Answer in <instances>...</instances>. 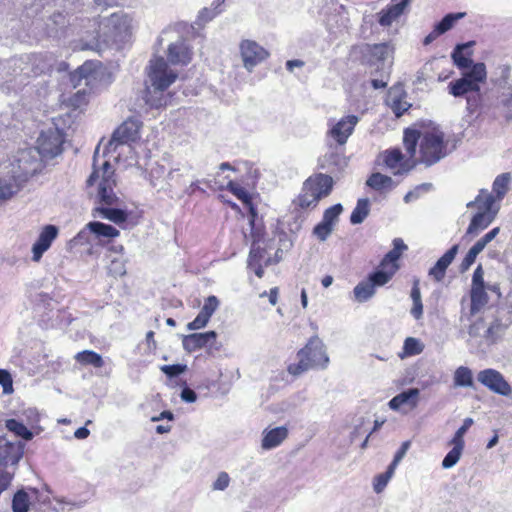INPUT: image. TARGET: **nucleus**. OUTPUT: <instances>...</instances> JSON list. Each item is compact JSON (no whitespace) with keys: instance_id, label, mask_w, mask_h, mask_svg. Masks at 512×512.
<instances>
[{"instance_id":"obj_31","label":"nucleus","mask_w":512,"mask_h":512,"mask_svg":"<svg viewBox=\"0 0 512 512\" xmlns=\"http://www.w3.org/2000/svg\"><path fill=\"white\" fill-rule=\"evenodd\" d=\"M398 265H393L392 267L388 266L386 268H382L380 266V269L375 271L374 273H371L368 276V280L373 283L374 287L377 286H384L386 283H388L393 275L398 270Z\"/></svg>"},{"instance_id":"obj_58","label":"nucleus","mask_w":512,"mask_h":512,"mask_svg":"<svg viewBox=\"0 0 512 512\" xmlns=\"http://www.w3.org/2000/svg\"><path fill=\"white\" fill-rule=\"evenodd\" d=\"M351 132L352 130H329L327 133L328 140H333L343 145L351 135Z\"/></svg>"},{"instance_id":"obj_35","label":"nucleus","mask_w":512,"mask_h":512,"mask_svg":"<svg viewBox=\"0 0 512 512\" xmlns=\"http://www.w3.org/2000/svg\"><path fill=\"white\" fill-rule=\"evenodd\" d=\"M370 213V201L368 198H361L357 201L356 207L351 213L350 222L353 225L361 224Z\"/></svg>"},{"instance_id":"obj_46","label":"nucleus","mask_w":512,"mask_h":512,"mask_svg":"<svg viewBox=\"0 0 512 512\" xmlns=\"http://www.w3.org/2000/svg\"><path fill=\"white\" fill-rule=\"evenodd\" d=\"M394 472L395 468H392V466L389 465L384 473H381L374 478L373 489L376 493H381L385 489L388 482L393 477Z\"/></svg>"},{"instance_id":"obj_38","label":"nucleus","mask_w":512,"mask_h":512,"mask_svg":"<svg viewBox=\"0 0 512 512\" xmlns=\"http://www.w3.org/2000/svg\"><path fill=\"white\" fill-rule=\"evenodd\" d=\"M5 427L8 431L26 441H30L33 438V433L22 422L16 419H7L5 421Z\"/></svg>"},{"instance_id":"obj_62","label":"nucleus","mask_w":512,"mask_h":512,"mask_svg":"<svg viewBox=\"0 0 512 512\" xmlns=\"http://www.w3.org/2000/svg\"><path fill=\"white\" fill-rule=\"evenodd\" d=\"M108 269L109 273L115 277L123 276L126 273V268L123 260L118 258L111 260Z\"/></svg>"},{"instance_id":"obj_51","label":"nucleus","mask_w":512,"mask_h":512,"mask_svg":"<svg viewBox=\"0 0 512 512\" xmlns=\"http://www.w3.org/2000/svg\"><path fill=\"white\" fill-rule=\"evenodd\" d=\"M403 349H404L405 354H407V355H418L422 352L423 345L421 344V342L418 339L413 338V337H408L404 341Z\"/></svg>"},{"instance_id":"obj_63","label":"nucleus","mask_w":512,"mask_h":512,"mask_svg":"<svg viewBox=\"0 0 512 512\" xmlns=\"http://www.w3.org/2000/svg\"><path fill=\"white\" fill-rule=\"evenodd\" d=\"M359 122L356 115H347L341 118L333 128H354Z\"/></svg>"},{"instance_id":"obj_17","label":"nucleus","mask_w":512,"mask_h":512,"mask_svg":"<svg viewBox=\"0 0 512 512\" xmlns=\"http://www.w3.org/2000/svg\"><path fill=\"white\" fill-rule=\"evenodd\" d=\"M168 61L173 65H187L192 59V51L183 38L168 46Z\"/></svg>"},{"instance_id":"obj_39","label":"nucleus","mask_w":512,"mask_h":512,"mask_svg":"<svg viewBox=\"0 0 512 512\" xmlns=\"http://www.w3.org/2000/svg\"><path fill=\"white\" fill-rule=\"evenodd\" d=\"M353 293H354L355 299L358 302H365L374 296L375 287H374L373 283H371L367 279L366 281H362V282L358 283L354 287Z\"/></svg>"},{"instance_id":"obj_28","label":"nucleus","mask_w":512,"mask_h":512,"mask_svg":"<svg viewBox=\"0 0 512 512\" xmlns=\"http://www.w3.org/2000/svg\"><path fill=\"white\" fill-rule=\"evenodd\" d=\"M511 68L509 65L502 64L496 68L495 77L491 79L495 86L502 89L503 92H512V85L509 83Z\"/></svg>"},{"instance_id":"obj_37","label":"nucleus","mask_w":512,"mask_h":512,"mask_svg":"<svg viewBox=\"0 0 512 512\" xmlns=\"http://www.w3.org/2000/svg\"><path fill=\"white\" fill-rule=\"evenodd\" d=\"M454 386L473 387V374L470 368L466 366L458 367L453 376Z\"/></svg>"},{"instance_id":"obj_61","label":"nucleus","mask_w":512,"mask_h":512,"mask_svg":"<svg viewBox=\"0 0 512 512\" xmlns=\"http://www.w3.org/2000/svg\"><path fill=\"white\" fill-rule=\"evenodd\" d=\"M381 72V79L373 78L371 80V85L374 89H381L385 88L388 84V78H389V71H385L384 68L377 67L375 72H372V74H376L379 71Z\"/></svg>"},{"instance_id":"obj_7","label":"nucleus","mask_w":512,"mask_h":512,"mask_svg":"<svg viewBox=\"0 0 512 512\" xmlns=\"http://www.w3.org/2000/svg\"><path fill=\"white\" fill-rule=\"evenodd\" d=\"M379 159L382 161L384 167L391 171L394 176L407 175L418 164V161L410 155L409 158L405 159L399 148L383 151L379 155Z\"/></svg>"},{"instance_id":"obj_13","label":"nucleus","mask_w":512,"mask_h":512,"mask_svg":"<svg viewBox=\"0 0 512 512\" xmlns=\"http://www.w3.org/2000/svg\"><path fill=\"white\" fill-rule=\"evenodd\" d=\"M419 396L418 388H410L394 396L388 402V406L391 410L406 414L418 406Z\"/></svg>"},{"instance_id":"obj_43","label":"nucleus","mask_w":512,"mask_h":512,"mask_svg":"<svg viewBox=\"0 0 512 512\" xmlns=\"http://www.w3.org/2000/svg\"><path fill=\"white\" fill-rule=\"evenodd\" d=\"M30 506V498L27 492L19 490L15 493L12 500L13 512H28Z\"/></svg>"},{"instance_id":"obj_56","label":"nucleus","mask_w":512,"mask_h":512,"mask_svg":"<svg viewBox=\"0 0 512 512\" xmlns=\"http://www.w3.org/2000/svg\"><path fill=\"white\" fill-rule=\"evenodd\" d=\"M473 419L466 418L462 424V426L456 431L454 437L450 441V443H457L464 446V435L468 431V429L472 426Z\"/></svg>"},{"instance_id":"obj_8","label":"nucleus","mask_w":512,"mask_h":512,"mask_svg":"<svg viewBox=\"0 0 512 512\" xmlns=\"http://www.w3.org/2000/svg\"><path fill=\"white\" fill-rule=\"evenodd\" d=\"M63 142L62 130H41L35 148L43 158H53L62 152Z\"/></svg>"},{"instance_id":"obj_50","label":"nucleus","mask_w":512,"mask_h":512,"mask_svg":"<svg viewBox=\"0 0 512 512\" xmlns=\"http://www.w3.org/2000/svg\"><path fill=\"white\" fill-rule=\"evenodd\" d=\"M15 470L14 468L0 466V495L10 486Z\"/></svg>"},{"instance_id":"obj_10","label":"nucleus","mask_w":512,"mask_h":512,"mask_svg":"<svg viewBox=\"0 0 512 512\" xmlns=\"http://www.w3.org/2000/svg\"><path fill=\"white\" fill-rule=\"evenodd\" d=\"M477 380L494 393L508 396L512 389L503 375L495 369H484L477 374Z\"/></svg>"},{"instance_id":"obj_47","label":"nucleus","mask_w":512,"mask_h":512,"mask_svg":"<svg viewBox=\"0 0 512 512\" xmlns=\"http://www.w3.org/2000/svg\"><path fill=\"white\" fill-rule=\"evenodd\" d=\"M510 179V173H503L495 178L493 182V191L499 199H502L506 194Z\"/></svg>"},{"instance_id":"obj_12","label":"nucleus","mask_w":512,"mask_h":512,"mask_svg":"<svg viewBox=\"0 0 512 512\" xmlns=\"http://www.w3.org/2000/svg\"><path fill=\"white\" fill-rule=\"evenodd\" d=\"M241 56L244 67L251 71L256 65L268 57V52L258 43L251 40H245L241 43Z\"/></svg>"},{"instance_id":"obj_5","label":"nucleus","mask_w":512,"mask_h":512,"mask_svg":"<svg viewBox=\"0 0 512 512\" xmlns=\"http://www.w3.org/2000/svg\"><path fill=\"white\" fill-rule=\"evenodd\" d=\"M333 188V179L326 174L310 176L303 184L297 203L302 209H314L319 201L327 197Z\"/></svg>"},{"instance_id":"obj_15","label":"nucleus","mask_w":512,"mask_h":512,"mask_svg":"<svg viewBox=\"0 0 512 512\" xmlns=\"http://www.w3.org/2000/svg\"><path fill=\"white\" fill-rule=\"evenodd\" d=\"M406 96L407 94L402 84H396L388 90L386 104L391 108L396 117L402 116L411 106L405 100Z\"/></svg>"},{"instance_id":"obj_57","label":"nucleus","mask_w":512,"mask_h":512,"mask_svg":"<svg viewBox=\"0 0 512 512\" xmlns=\"http://www.w3.org/2000/svg\"><path fill=\"white\" fill-rule=\"evenodd\" d=\"M160 370L169 378H173L184 373L187 370V366L184 364L163 365L160 367Z\"/></svg>"},{"instance_id":"obj_6","label":"nucleus","mask_w":512,"mask_h":512,"mask_svg":"<svg viewBox=\"0 0 512 512\" xmlns=\"http://www.w3.org/2000/svg\"><path fill=\"white\" fill-rule=\"evenodd\" d=\"M18 170L14 171L17 177L27 180L43 168V157L35 147L20 150L15 159Z\"/></svg>"},{"instance_id":"obj_21","label":"nucleus","mask_w":512,"mask_h":512,"mask_svg":"<svg viewBox=\"0 0 512 512\" xmlns=\"http://www.w3.org/2000/svg\"><path fill=\"white\" fill-rule=\"evenodd\" d=\"M495 213L487 211H478L471 219L470 224L466 230L464 238H474L480 232L485 230L494 220Z\"/></svg>"},{"instance_id":"obj_27","label":"nucleus","mask_w":512,"mask_h":512,"mask_svg":"<svg viewBox=\"0 0 512 512\" xmlns=\"http://www.w3.org/2000/svg\"><path fill=\"white\" fill-rule=\"evenodd\" d=\"M398 183V181H395L390 176L384 175L380 172L372 173L366 180V185L368 187L380 193H386L393 190Z\"/></svg>"},{"instance_id":"obj_25","label":"nucleus","mask_w":512,"mask_h":512,"mask_svg":"<svg viewBox=\"0 0 512 512\" xmlns=\"http://www.w3.org/2000/svg\"><path fill=\"white\" fill-rule=\"evenodd\" d=\"M392 2V5L380 12L379 23L381 26L391 25L409 7L411 0H392Z\"/></svg>"},{"instance_id":"obj_9","label":"nucleus","mask_w":512,"mask_h":512,"mask_svg":"<svg viewBox=\"0 0 512 512\" xmlns=\"http://www.w3.org/2000/svg\"><path fill=\"white\" fill-rule=\"evenodd\" d=\"M25 445L20 441H9L0 437V466L16 469L23 457Z\"/></svg>"},{"instance_id":"obj_60","label":"nucleus","mask_w":512,"mask_h":512,"mask_svg":"<svg viewBox=\"0 0 512 512\" xmlns=\"http://www.w3.org/2000/svg\"><path fill=\"white\" fill-rule=\"evenodd\" d=\"M0 385L3 388L4 394H11L13 392V380L11 374L5 369H0Z\"/></svg>"},{"instance_id":"obj_64","label":"nucleus","mask_w":512,"mask_h":512,"mask_svg":"<svg viewBox=\"0 0 512 512\" xmlns=\"http://www.w3.org/2000/svg\"><path fill=\"white\" fill-rule=\"evenodd\" d=\"M501 103L505 108L506 118L512 119V92H510V91H509V93L502 92Z\"/></svg>"},{"instance_id":"obj_4","label":"nucleus","mask_w":512,"mask_h":512,"mask_svg":"<svg viewBox=\"0 0 512 512\" xmlns=\"http://www.w3.org/2000/svg\"><path fill=\"white\" fill-rule=\"evenodd\" d=\"M98 198L99 206H122V201L114 192L116 186L115 171L109 161H105L100 169H94L89 178L87 185L92 186L98 180Z\"/></svg>"},{"instance_id":"obj_3","label":"nucleus","mask_w":512,"mask_h":512,"mask_svg":"<svg viewBox=\"0 0 512 512\" xmlns=\"http://www.w3.org/2000/svg\"><path fill=\"white\" fill-rule=\"evenodd\" d=\"M298 362L288 366L291 375L299 376L310 369H325L329 363L326 346L318 336H313L308 343L298 351Z\"/></svg>"},{"instance_id":"obj_14","label":"nucleus","mask_w":512,"mask_h":512,"mask_svg":"<svg viewBox=\"0 0 512 512\" xmlns=\"http://www.w3.org/2000/svg\"><path fill=\"white\" fill-rule=\"evenodd\" d=\"M57 235L58 228L54 225H46L42 229L38 239L32 246L33 261L38 262L42 258L43 254L50 248Z\"/></svg>"},{"instance_id":"obj_20","label":"nucleus","mask_w":512,"mask_h":512,"mask_svg":"<svg viewBox=\"0 0 512 512\" xmlns=\"http://www.w3.org/2000/svg\"><path fill=\"white\" fill-rule=\"evenodd\" d=\"M459 250V245H453L445 254L440 257L435 265L430 268L428 274L433 277V279L437 282H440L445 277L446 269L453 262Z\"/></svg>"},{"instance_id":"obj_49","label":"nucleus","mask_w":512,"mask_h":512,"mask_svg":"<svg viewBox=\"0 0 512 512\" xmlns=\"http://www.w3.org/2000/svg\"><path fill=\"white\" fill-rule=\"evenodd\" d=\"M227 189L244 204L251 206V196L245 188L233 181H229Z\"/></svg>"},{"instance_id":"obj_22","label":"nucleus","mask_w":512,"mask_h":512,"mask_svg":"<svg viewBox=\"0 0 512 512\" xmlns=\"http://www.w3.org/2000/svg\"><path fill=\"white\" fill-rule=\"evenodd\" d=\"M288 437V429L285 426H279L272 429H265L262 432L261 447L264 450H271L279 445Z\"/></svg>"},{"instance_id":"obj_24","label":"nucleus","mask_w":512,"mask_h":512,"mask_svg":"<svg viewBox=\"0 0 512 512\" xmlns=\"http://www.w3.org/2000/svg\"><path fill=\"white\" fill-rule=\"evenodd\" d=\"M94 217H101L107 219L117 225L126 222L128 212L121 206H97L93 209Z\"/></svg>"},{"instance_id":"obj_11","label":"nucleus","mask_w":512,"mask_h":512,"mask_svg":"<svg viewBox=\"0 0 512 512\" xmlns=\"http://www.w3.org/2000/svg\"><path fill=\"white\" fill-rule=\"evenodd\" d=\"M88 95L89 93L83 88L70 97L69 104L73 109L59 116V118L53 119L54 128H61V126H63L62 128H71L72 124H74L73 118L79 115V109L88 102Z\"/></svg>"},{"instance_id":"obj_29","label":"nucleus","mask_w":512,"mask_h":512,"mask_svg":"<svg viewBox=\"0 0 512 512\" xmlns=\"http://www.w3.org/2000/svg\"><path fill=\"white\" fill-rule=\"evenodd\" d=\"M86 228L95 234L97 238L111 239L118 237L120 234L119 230H117L115 227L102 222H89L86 225Z\"/></svg>"},{"instance_id":"obj_33","label":"nucleus","mask_w":512,"mask_h":512,"mask_svg":"<svg viewBox=\"0 0 512 512\" xmlns=\"http://www.w3.org/2000/svg\"><path fill=\"white\" fill-rule=\"evenodd\" d=\"M450 93L455 97H461L469 92H479V90L471 83L470 80L462 76L456 81L449 83Z\"/></svg>"},{"instance_id":"obj_19","label":"nucleus","mask_w":512,"mask_h":512,"mask_svg":"<svg viewBox=\"0 0 512 512\" xmlns=\"http://www.w3.org/2000/svg\"><path fill=\"white\" fill-rule=\"evenodd\" d=\"M217 334L215 331L204 333H193L182 338V345L185 351L194 352L215 342Z\"/></svg>"},{"instance_id":"obj_18","label":"nucleus","mask_w":512,"mask_h":512,"mask_svg":"<svg viewBox=\"0 0 512 512\" xmlns=\"http://www.w3.org/2000/svg\"><path fill=\"white\" fill-rule=\"evenodd\" d=\"M97 64L92 61H87L78 69L70 75V81L73 86L76 88L82 85V82L85 86L92 85L93 82L97 80L98 71L96 69Z\"/></svg>"},{"instance_id":"obj_32","label":"nucleus","mask_w":512,"mask_h":512,"mask_svg":"<svg viewBox=\"0 0 512 512\" xmlns=\"http://www.w3.org/2000/svg\"><path fill=\"white\" fill-rule=\"evenodd\" d=\"M474 41H469L467 43L457 44L454 48L451 57L453 59L454 64L460 68V69H467L469 68L473 61L467 57L464 56L463 52L464 50L468 49L469 47L474 45Z\"/></svg>"},{"instance_id":"obj_42","label":"nucleus","mask_w":512,"mask_h":512,"mask_svg":"<svg viewBox=\"0 0 512 512\" xmlns=\"http://www.w3.org/2000/svg\"><path fill=\"white\" fill-rule=\"evenodd\" d=\"M465 16L464 12L449 13L445 15L441 21L435 24L434 28L442 35L450 30L455 22Z\"/></svg>"},{"instance_id":"obj_30","label":"nucleus","mask_w":512,"mask_h":512,"mask_svg":"<svg viewBox=\"0 0 512 512\" xmlns=\"http://www.w3.org/2000/svg\"><path fill=\"white\" fill-rule=\"evenodd\" d=\"M407 249L402 239L396 238L393 240V249L389 251L382 259L380 266L386 268L388 266L398 265L397 261L400 258L402 252Z\"/></svg>"},{"instance_id":"obj_1","label":"nucleus","mask_w":512,"mask_h":512,"mask_svg":"<svg viewBox=\"0 0 512 512\" xmlns=\"http://www.w3.org/2000/svg\"><path fill=\"white\" fill-rule=\"evenodd\" d=\"M463 133L444 140V134L439 130H404L403 144L407 153L419 163L429 167L444 158L449 151L456 148Z\"/></svg>"},{"instance_id":"obj_59","label":"nucleus","mask_w":512,"mask_h":512,"mask_svg":"<svg viewBox=\"0 0 512 512\" xmlns=\"http://www.w3.org/2000/svg\"><path fill=\"white\" fill-rule=\"evenodd\" d=\"M333 229L334 227L321 221L314 227L313 233L320 241H325L332 233Z\"/></svg>"},{"instance_id":"obj_53","label":"nucleus","mask_w":512,"mask_h":512,"mask_svg":"<svg viewBox=\"0 0 512 512\" xmlns=\"http://www.w3.org/2000/svg\"><path fill=\"white\" fill-rule=\"evenodd\" d=\"M219 307V300L216 296H209L205 302L203 307L201 308L200 312L204 314L209 320L211 316L214 314V312Z\"/></svg>"},{"instance_id":"obj_55","label":"nucleus","mask_w":512,"mask_h":512,"mask_svg":"<svg viewBox=\"0 0 512 512\" xmlns=\"http://www.w3.org/2000/svg\"><path fill=\"white\" fill-rule=\"evenodd\" d=\"M225 0H215L213 4L216 5L214 9L211 8H203L199 13V20L203 22H208L212 20L216 15L220 13V10H217L219 6L224 3Z\"/></svg>"},{"instance_id":"obj_41","label":"nucleus","mask_w":512,"mask_h":512,"mask_svg":"<svg viewBox=\"0 0 512 512\" xmlns=\"http://www.w3.org/2000/svg\"><path fill=\"white\" fill-rule=\"evenodd\" d=\"M488 301L484 287H472L471 289V313H477Z\"/></svg>"},{"instance_id":"obj_54","label":"nucleus","mask_w":512,"mask_h":512,"mask_svg":"<svg viewBox=\"0 0 512 512\" xmlns=\"http://www.w3.org/2000/svg\"><path fill=\"white\" fill-rule=\"evenodd\" d=\"M18 190L19 188L13 183L0 179V200L11 198Z\"/></svg>"},{"instance_id":"obj_16","label":"nucleus","mask_w":512,"mask_h":512,"mask_svg":"<svg viewBox=\"0 0 512 512\" xmlns=\"http://www.w3.org/2000/svg\"><path fill=\"white\" fill-rule=\"evenodd\" d=\"M127 17L122 13H113L105 17L99 24V32L106 37L115 38L127 28Z\"/></svg>"},{"instance_id":"obj_36","label":"nucleus","mask_w":512,"mask_h":512,"mask_svg":"<svg viewBox=\"0 0 512 512\" xmlns=\"http://www.w3.org/2000/svg\"><path fill=\"white\" fill-rule=\"evenodd\" d=\"M494 201V197L490 192H488L487 190H481L476 199L467 204V207L471 208L476 206L479 211H487L489 213L496 214L495 211H492Z\"/></svg>"},{"instance_id":"obj_34","label":"nucleus","mask_w":512,"mask_h":512,"mask_svg":"<svg viewBox=\"0 0 512 512\" xmlns=\"http://www.w3.org/2000/svg\"><path fill=\"white\" fill-rule=\"evenodd\" d=\"M470 70L463 74L465 78L471 81V83L480 90L479 83L484 82L487 77L486 66L484 63H475L469 67Z\"/></svg>"},{"instance_id":"obj_40","label":"nucleus","mask_w":512,"mask_h":512,"mask_svg":"<svg viewBox=\"0 0 512 512\" xmlns=\"http://www.w3.org/2000/svg\"><path fill=\"white\" fill-rule=\"evenodd\" d=\"M75 359L83 365H92L96 368H101L104 365L101 355L92 350L77 353Z\"/></svg>"},{"instance_id":"obj_44","label":"nucleus","mask_w":512,"mask_h":512,"mask_svg":"<svg viewBox=\"0 0 512 512\" xmlns=\"http://www.w3.org/2000/svg\"><path fill=\"white\" fill-rule=\"evenodd\" d=\"M453 445V448L446 454L442 461V467L444 469L452 468L459 461L462 451L464 449L463 445L457 443H450Z\"/></svg>"},{"instance_id":"obj_23","label":"nucleus","mask_w":512,"mask_h":512,"mask_svg":"<svg viewBox=\"0 0 512 512\" xmlns=\"http://www.w3.org/2000/svg\"><path fill=\"white\" fill-rule=\"evenodd\" d=\"M140 138L139 130H114L111 139L107 142L106 150L115 151L120 145H132Z\"/></svg>"},{"instance_id":"obj_52","label":"nucleus","mask_w":512,"mask_h":512,"mask_svg":"<svg viewBox=\"0 0 512 512\" xmlns=\"http://www.w3.org/2000/svg\"><path fill=\"white\" fill-rule=\"evenodd\" d=\"M263 258L264 250L257 244L256 240H253L248 258V267H253L257 262L260 263Z\"/></svg>"},{"instance_id":"obj_48","label":"nucleus","mask_w":512,"mask_h":512,"mask_svg":"<svg viewBox=\"0 0 512 512\" xmlns=\"http://www.w3.org/2000/svg\"><path fill=\"white\" fill-rule=\"evenodd\" d=\"M343 211V206L338 203L324 211L322 222L334 227Z\"/></svg>"},{"instance_id":"obj_2","label":"nucleus","mask_w":512,"mask_h":512,"mask_svg":"<svg viewBox=\"0 0 512 512\" xmlns=\"http://www.w3.org/2000/svg\"><path fill=\"white\" fill-rule=\"evenodd\" d=\"M178 75L169 69L164 58L159 57L150 61L148 81L146 88V102L154 107L166 105L167 99L163 92L177 79Z\"/></svg>"},{"instance_id":"obj_26","label":"nucleus","mask_w":512,"mask_h":512,"mask_svg":"<svg viewBox=\"0 0 512 512\" xmlns=\"http://www.w3.org/2000/svg\"><path fill=\"white\" fill-rule=\"evenodd\" d=\"M392 2V5L380 12L379 23L381 26L391 25L409 7L411 0H392Z\"/></svg>"},{"instance_id":"obj_45","label":"nucleus","mask_w":512,"mask_h":512,"mask_svg":"<svg viewBox=\"0 0 512 512\" xmlns=\"http://www.w3.org/2000/svg\"><path fill=\"white\" fill-rule=\"evenodd\" d=\"M391 48L386 43L375 44L370 47V54L376 61L381 62L382 65L391 55Z\"/></svg>"}]
</instances>
